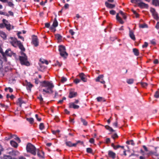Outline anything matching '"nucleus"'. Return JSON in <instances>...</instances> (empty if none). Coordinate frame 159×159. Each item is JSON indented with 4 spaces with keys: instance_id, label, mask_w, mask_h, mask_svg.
<instances>
[{
    "instance_id": "obj_55",
    "label": "nucleus",
    "mask_w": 159,
    "mask_h": 159,
    "mask_svg": "<svg viewBox=\"0 0 159 159\" xmlns=\"http://www.w3.org/2000/svg\"><path fill=\"white\" fill-rule=\"evenodd\" d=\"M60 131L59 130H57L56 131H52V132L53 134H55L56 135L58 134Z\"/></svg>"
},
{
    "instance_id": "obj_16",
    "label": "nucleus",
    "mask_w": 159,
    "mask_h": 159,
    "mask_svg": "<svg viewBox=\"0 0 159 159\" xmlns=\"http://www.w3.org/2000/svg\"><path fill=\"white\" fill-rule=\"evenodd\" d=\"M37 152L38 156L41 157H43L44 156V153L42 151L39 150L38 149L36 150V152Z\"/></svg>"
},
{
    "instance_id": "obj_14",
    "label": "nucleus",
    "mask_w": 159,
    "mask_h": 159,
    "mask_svg": "<svg viewBox=\"0 0 159 159\" xmlns=\"http://www.w3.org/2000/svg\"><path fill=\"white\" fill-rule=\"evenodd\" d=\"M138 6L142 8H147L148 7V5L147 4H146L143 2H142L141 1L139 3L138 5Z\"/></svg>"
},
{
    "instance_id": "obj_23",
    "label": "nucleus",
    "mask_w": 159,
    "mask_h": 159,
    "mask_svg": "<svg viewBox=\"0 0 159 159\" xmlns=\"http://www.w3.org/2000/svg\"><path fill=\"white\" fill-rule=\"evenodd\" d=\"M55 37L58 41L60 42L62 40V37L59 34H57L55 35Z\"/></svg>"
},
{
    "instance_id": "obj_19",
    "label": "nucleus",
    "mask_w": 159,
    "mask_h": 159,
    "mask_svg": "<svg viewBox=\"0 0 159 159\" xmlns=\"http://www.w3.org/2000/svg\"><path fill=\"white\" fill-rule=\"evenodd\" d=\"M13 53L10 49H7L5 52V55L10 57L11 56Z\"/></svg>"
},
{
    "instance_id": "obj_32",
    "label": "nucleus",
    "mask_w": 159,
    "mask_h": 159,
    "mask_svg": "<svg viewBox=\"0 0 159 159\" xmlns=\"http://www.w3.org/2000/svg\"><path fill=\"white\" fill-rule=\"evenodd\" d=\"M119 13L120 14L124 19H126V15L122 11H120L119 12Z\"/></svg>"
},
{
    "instance_id": "obj_24",
    "label": "nucleus",
    "mask_w": 159,
    "mask_h": 159,
    "mask_svg": "<svg viewBox=\"0 0 159 159\" xmlns=\"http://www.w3.org/2000/svg\"><path fill=\"white\" fill-rule=\"evenodd\" d=\"M96 99L98 102H105L106 101L104 98L100 97H97Z\"/></svg>"
},
{
    "instance_id": "obj_47",
    "label": "nucleus",
    "mask_w": 159,
    "mask_h": 159,
    "mask_svg": "<svg viewBox=\"0 0 159 159\" xmlns=\"http://www.w3.org/2000/svg\"><path fill=\"white\" fill-rule=\"evenodd\" d=\"M0 14L1 15H4L7 16H9V15L7 12H3L1 11H0Z\"/></svg>"
},
{
    "instance_id": "obj_34",
    "label": "nucleus",
    "mask_w": 159,
    "mask_h": 159,
    "mask_svg": "<svg viewBox=\"0 0 159 159\" xmlns=\"http://www.w3.org/2000/svg\"><path fill=\"white\" fill-rule=\"evenodd\" d=\"M105 128L107 130H108L111 132H113L114 131V130L112 129V128L109 126L108 125H106L105 126Z\"/></svg>"
},
{
    "instance_id": "obj_11",
    "label": "nucleus",
    "mask_w": 159,
    "mask_h": 159,
    "mask_svg": "<svg viewBox=\"0 0 159 159\" xmlns=\"http://www.w3.org/2000/svg\"><path fill=\"white\" fill-rule=\"evenodd\" d=\"M32 43L35 46H37L38 45V41L37 37L34 36L32 39Z\"/></svg>"
},
{
    "instance_id": "obj_48",
    "label": "nucleus",
    "mask_w": 159,
    "mask_h": 159,
    "mask_svg": "<svg viewBox=\"0 0 159 159\" xmlns=\"http://www.w3.org/2000/svg\"><path fill=\"white\" fill-rule=\"evenodd\" d=\"M81 121L83 123V124L85 125H86L87 124V122L84 119L81 118Z\"/></svg>"
},
{
    "instance_id": "obj_26",
    "label": "nucleus",
    "mask_w": 159,
    "mask_h": 159,
    "mask_svg": "<svg viewBox=\"0 0 159 159\" xmlns=\"http://www.w3.org/2000/svg\"><path fill=\"white\" fill-rule=\"evenodd\" d=\"M152 4L155 6H159V0H152Z\"/></svg>"
},
{
    "instance_id": "obj_60",
    "label": "nucleus",
    "mask_w": 159,
    "mask_h": 159,
    "mask_svg": "<svg viewBox=\"0 0 159 159\" xmlns=\"http://www.w3.org/2000/svg\"><path fill=\"white\" fill-rule=\"evenodd\" d=\"M110 142V140L109 138H107L105 140V143H109Z\"/></svg>"
},
{
    "instance_id": "obj_27",
    "label": "nucleus",
    "mask_w": 159,
    "mask_h": 159,
    "mask_svg": "<svg viewBox=\"0 0 159 159\" xmlns=\"http://www.w3.org/2000/svg\"><path fill=\"white\" fill-rule=\"evenodd\" d=\"M133 52L134 54L136 56H138L139 54V52L138 49L136 48H134L133 49Z\"/></svg>"
},
{
    "instance_id": "obj_13",
    "label": "nucleus",
    "mask_w": 159,
    "mask_h": 159,
    "mask_svg": "<svg viewBox=\"0 0 159 159\" xmlns=\"http://www.w3.org/2000/svg\"><path fill=\"white\" fill-rule=\"evenodd\" d=\"M108 155L109 157L112 159H114L116 157V154L111 151H109L108 152Z\"/></svg>"
},
{
    "instance_id": "obj_63",
    "label": "nucleus",
    "mask_w": 159,
    "mask_h": 159,
    "mask_svg": "<svg viewBox=\"0 0 159 159\" xmlns=\"http://www.w3.org/2000/svg\"><path fill=\"white\" fill-rule=\"evenodd\" d=\"M8 13L9 14H8L9 15V16H13L14 14H13V13L12 11H8Z\"/></svg>"
},
{
    "instance_id": "obj_29",
    "label": "nucleus",
    "mask_w": 159,
    "mask_h": 159,
    "mask_svg": "<svg viewBox=\"0 0 159 159\" xmlns=\"http://www.w3.org/2000/svg\"><path fill=\"white\" fill-rule=\"evenodd\" d=\"M17 46H18L19 48L22 51H25V49L24 48L23 45L22 44V43H21V42H20V43H19V44H18V45Z\"/></svg>"
},
{
    "instance_id": "obj_58",
    "label": "nucleus",
    "mask_w": 159,
    "mask_h": 159,
    "mask_svg": "<svg viewBox=\"0 0 159 159\" xmlns=\"http://www.w3.org/2000/svg\"><path fill=\"white\" fill-rule=\"evenodd\" d=\"M41 61L42 63H45L47 65L48 64V61L46 60H43V61Z\"/></svg>"
},
{
    "instance_id": "obj_56",
    "label": "nucleus",
    "mask_w": 159,
    "mask_h": 159,
    "mask_svg": "<svg viewBox=\"0 0 159 159\" xmlns=\"http://www.w3.org/2000/svg\"><path fill=\"white\" fill-rule=\"evenodd\" d=\"M60 131L59 130H57L56 131H52V132L53 134H55L56 135L58 134Z\"/></svg>"
},
{
    "instance_id": "obj_2",
    "label": "nucleus",
    "mask_w": 159,
    "mask_h": 159,
    "mask_svg": "<svg viewBox=\"0 0 159 159\" xmlns=\"http://www.w3.org/2000/svg\"><path fill=\"white\" fill-rule=\"evenodd\" d=\"M26 150L27 152H30L34 155L36 154V149L30 143L27 144L26 146Z\"/></svg>"
},
{
    "instance_id": "obj_39",
    "label": "nucleus",
    "mask_w": 159,
    "mask_h": 159,
    "mask_svg": "<svg viewBox=\"0 0 159 159\" xmlns=\"http://www.w3.org/2000/svg\"><path fill=\"white\" fill-rule=\"evenodd\" d=\"M134 82V80L133 79H128L127 80V82L128 84H132Z\"/></svg>"
},
{
    "instance_id": "obj_41",
    "label": "nucleus",
    "mask_w": 159,
    "mask_h": 159,
    "mask_svg": "<svg viewBox=\"0 0 159 159\" xmlns=\"http://www.w3.org/2000/svg\"><path fill=\"white\" fill-rule=\"evenodd\" d=\"M139 27L141 28H147L148 26L147 25H146L145 24H140L139 25Z\"/></svg>"
},
{
    "instance_id": "obj_5",
    "label": "nucleus",
    "mask_w": 159,
    "mask_h": 159,
    "mask_svg": "<svg viewBox=\"0 0 159 159\" xmlns=\"http://www.w3.org/2000/svg\"><path fill=\"white\" fill-rule=\"evenodd\" d=\"M9 41L11 45L14 47H16L18 45L20 42L17 40L16 38L11 37L9 39Z\"/></svg>"
},
{
    "instance_id": "obj_9",
    "label": "nucleus",
    "mask_w": 159,
    "mask_h": 159,
    "mask_svg": "<svg viewBox=\"0 0 159 159\" xmlns=\"http://www.w3.org/2000/svg\"><path fill=\"white\" fill-rule=\"evenodd\" d=\"M7 61V58L4 55H3L2 56H0V69L2 67L3 61Z\"/></svg>"
},
{
    "instance_id": "obj_45",
    "label": "nucleus",
    "mask_w": 159,
    "mask_h": 159,
    "mask_svg": "<svg viewBox=\"0 0 159 159\" xmlns=\"http://www.w3.org/2000/svg\"><path fill=\"white\" fill-rule=\"evenodd\" d=\"M7 98H10L11 99H12L14 98V96L13 95H11L10 96L9 94H8L7 95Z\"/></svg>"
},
{
    "instance_id": "obj_3",
    "label": "nucleus",
    "mask_w": 159,
    "mask_h": 159,
    "mask_svg": "<svg viewBox=\"0 0 159 159\" xmlns=\"http://www.w3.org/2000/svg\"><path fill=\"white\" fill-rule=\"evenodd\" d=\"M23 56L20 57V60L22 65H24L26 66L30 65L29 62L27 61V58L26 55L23 53Z\"/></svg>"
},
{
    "instance_id": "obj_21",
    "label": "nucleus",
    "mask_w": 159,
    "mask_h": 159,
    "mask_svg": "<svg viewBox=\"0 0 159 159\" xmlns=\"http://www.w3.org/2000/svg\"><path fill=\"white\" fill-rule=\"evenodd\" d=\"M105 4L107 8H112L115 7V6L114 5L109 3L107 2H105Z\"/></svg>"
},
{
    "instance_id": "obj_17",
    "label": "nucleus",
    "mask_w": 159,
    "mask_h": 159,
    "mask_svg": "<svg viewBox=\"0 0 159 159\" xmlns=\"http://www.w3.org/2000/svg\"><path fill=\"white\" fill-rule=\"evenodd\" d=\"M0 36L3 39H5L7 38V35L5 32L2 31H0Z\"/></svg>"
},
{
    "instance_id": "obj_59",
    "label": "nucleus",
    "mask_w": 159,
    "mask_h": 159,
    "mask_svg": "<svg viewBox=\"0 0 159 159\" xmlns=\"http://www.w3.org/2000/svg\"><path fill=\"white\" fill-rule=\"evenodd\" d=\"M69 32L72 35H74L75 34V32L72 30H70Z\"/></svg>"
},
{
    "instance_id": "obj_64",
    "label": "nucleus",
    "mask_w": 159,
    "mask_h": 159,
    "mask_svg": "<svg viewBox=\"0 0 159 159\" xmlns=\"http://www.w3.org/2000/svg\"><path fill=\"white\" fill-rule=\"evenodd\" d=\"M35 117L36 118L37 120L38 121H40L41 120V119L40 118H39L38 117V115L37 114H36L35 115Z\"/></svg>"
},
{
    "instance_id": "obj_28",
    "label": "nucleus",
    "mask_w": 159,
    "mask_h": 159,
    "mask_svg": "<svg viewBox=\"0 0 159 159\" xmlns=\"http://www.w3.org/2000/svg\"><path fill=\"white\" fill-rule=\"evenodd\" d=\"M21 34V32H18L17 34V35L18 36V38L21 39L22 41H24V38L20 35V34Z\"/></svg>"
},
{
    "instance_id": "obj_42",
    "label": "nucleus",
    "mask_w": 159,
    "mask_h": 159,
    "mask_svg": "<svg viewBox=\"0 0 159 159\" xmlns=\"http://www.w3.org/2000/svg\"><path fill=\"white\" fill-rule=\"evenodd\" d=\"M86 151L89 153H93L92 149L90 148H87L86 149Z\"/></svg>"
},
{
    "instance_id": "obj_38",
    "label": "nucleus",
    "mask_w": 159,
    "mask_h": 159,
    "mask_svg": "<svg viewBox=\"0 0 159 159\" xmlns=\"http://www.w3.org/2000/svg\"><path fill=\"white\" fill-rule=\"evenodd\" d=\"M126 143L128 144H131L133 145L134 144V143L133 140L127 141Z\"/></svg>"
},
{
    "instance_id": "obj_57",
    "label": "nucleus",
    "mask_w": 159,
    "mask_h": 159,
    "mask_svg": "<svg viewBox=\"0 0 159 159\" xmlns=\"http://www.w3.org/2000/svg\"><path fill=\"white\" fill-rule=\"evenodd\" d=\"M141 85L143 87H145L147 86V84L146 83H142Z\"/></svg>"
},
{
    "instance_id": "obj_62",
    "label": "nucleus",
    "mask_w": 159,
    "mask_h": 159,
    "mask_svg": "<svg viewBox=\"0 0 159 159\" xmlns=\"http://www.w3.org/2000/svg\"><path fill=\"white\" fill-rule=\"evenodd\" d=\"M110 14L113 15L115 14L116 13V12L114 10H111L110 11Z\"/></svg>"
},
{
    "instance_id": "obj_50",
    "label": "nucleus",
    "mask_w": 159,
    "mask_h": 159,
    "mask_svg": "<svg viewBox=\"0 0 159 159\" xmlns=\"http://www.w3.org/2000/svg\"><path fill=\"white\" fill-rule=\"evenodd\" d=\"M148 43L146 42H145L144 43V44L142 45V47L143 48H146L148 47Z\"/></svg>"
},
{
    "instance_id": "obj_51",
    "label": "nucleus",
    "mask_w": 159,
    "mask_h": 159,
    "mask_svg": "<svg viewBox=\"0 0 159 159\" xmlns=\"http://www.w3.org/2000/svg\"><path fill=\"white\" fill-rule=\"evenodd\" d=\"M154 96L156 98H159V92L158 91L156 92Z\"/></svg>"
},
{
    "instance_id": "obj_43",
    "label": "nucleus",
    "mask_w": 159,
    "mask_h": 159,
    "mask_svg": "<svg viewBox=\"0 0 159 159\" xmlns=\"http://www.w3.org/2000/svg\"><path fill=\"white\" fill-rule=\"evenodd\" d=\"M8 3V5L10 7H13L14 4L12 2H7Z\"/></svg>"
},
{
    "instance_id": "obj_7",
    "label": "nucleus",
    "mask_w": 159,
    "mask_h": 159,
    "mask_svg": "<svg viewBox=\"0 0 159 159\" xmlns=\"http://www.w3.org/2000/svg\"><path fill=\"white\" fill-rule=\"evenodd\" d=\"M77 95V93L75 92L74 89H70V90L69 97L70 98H72L75 97Z\"/></svg>"
},
{
    "instance_id": "obj_53",
    "label": "nucleus",
    "mask_w": 159,
    "mask_h": 159,
    "mask_svg": "<svg viewBox=\"0 0 159 159\" xmlns=\"http://www.w3.org/2000/svg\"><path fill=\"white\" fill-rule=\"evenodd\" d=\"M27 120L31 123H32L34 122V119L32 118H28Z\"/></svg>"
},
{
    "instance_id": "obj_6",
    "label": "nucleus",
    "mask_w": 159,
    "mask_h": 159,
    "mask_svg": "<svg viewBox=\"0 0 159 159\" xmlns=\"http://www.w3.org/2000/svg\"><path fill=\"white\" fill-rule=\"evenodd\" d=\"M2 22L4 24L5 26L8 30H11L14 29V26L11 25L8 21L6 19H3Z\"/></svg>"
},
{
    "instance_id": "obj_54",
    "label": "nucleus",
    "mask_w": 159,
    "mask_h": 159,
    "mask_svg": "<svg viewBox=\"0 0 159 159\" xmlns=\"http://www.w3.org/2000/svg\"><path fill=\"white\" fill-rule=\"evenodd\" d=\"M112 138L115 139L118 138V135L116 134H115L112 135Z\"/></svg>"
},
{
    "instance_id": "obj_46",
    "label": "nucleus",
    "mask_w": 159,
    "mask_h": 159,
    "mask_svg": "<svg viewBox=\"0 0 159 159\" xmlns=\"http://www.w3.org/2000/svg\"><path fill=\"white\" fill-rule=\"evenodd\" d=\"M8 89L9 90V92L10 93L12 92L13 91V89L10 87L5 88V90L6 91H7V90Z\"/></svg>"
},
{
    "instance_id": "obj_10",
    "label": "nucleus",
    "mask_w": 159,
    "mask_h": 159,
    "mask_svg": "<svg viewBox=\"0 0 159 159\" xmlns=\"http://www.w3.org/2000/svg\"><path fill=\"white\" fill-rule=\"evenodd\" d=\"M150 11L152 13L154 18L156 20L158 19V15L157 12L155 11V10L153 8H151L150 10Z\"/></svg>"
},
{
    "instance_id": "obj_40",
    "label": "nucleus",
    "mask_w": 159,
    "mask_h": 159,
    "mask_svg": "<svg viewBox=\"0 0 159 159\" xmlns=\"http://www.w3.org/2000/svg\"><path fill=\"white\" fill-rule=\"evenodd\" d=\"M39 128L40 130H43L44 128L43 124V123H41L39 125Z\"/></svg>"
},
{
    "instance_id": "obj_8",
    "label": "nucleus",
    "mask_w": 159,
    "mask_h": 159,
    "mask_svg": "<svg viewBox=\"0 0 159 159\" xmlns=\"http://www.w3.org/2000/svg\"><path fill=\"white\" fill-rule=\"evenodd\" d=\"M25 85L27 89L31 91V89L33 86V85L30 82H28L27 81H25Z\"/></svg>"
},
{
    "instance_id": "obj_30",
    "label": "nucleus",
    "mask_w": 159,
    "mask_h": 159,
    "mask_svg": "<svg viewBox=\"0 0 159 159\" xmlns=\"http://www.w3.org/2000/svg\"><path fill=\"white\" fill-rule=\"evenodd\" d=\"M58 25V22L57 20H56V19H55L54 20V21L53 22V24H52V26L55 28L56 27H57Z\"/></svg>"
},
{
    "instance_id": "obj_25",
    "label": "nucleus",
    "mask_w": 159,
    "mask_h": 159,
    "mask_svg": "<svg viewBox=\"0 0 159 159\" xmlns=\"http://www.w3.org/2000/svg\"><path fill=\"white\" fill-rule=\"evenodd\" d=\"M10 143L12 146L15 148H16L17 147L18 145V144L16 142L13 141H11L10 142Z\"/></svg>"
},
{
    "instance_id": "obj_18",
    "label": "nucleus",
    "mask_w": 159,
    "mask_h": 159,
    "mask_svg": "<svg viewBox=\"0 0 159 159\" xmlns=\"http://www.w3.org/2000/svg\"><path fill=\"white\" fill-rule=\"evenodd\" d=\"M66 145L69 147H75L77 145V144L72 143L70 141H67L66 142Z\"/></svg>"
},
{
    "instance_id": "obj_33",
    "label": "nucleus",
    "mask_w": 159,
    "mask_h": 159,
    "mask_svg": "<svg viewBox=\"0 0 159 159\" xmlns=\"http://www.w3.org/2000/svg\"><path fill=\"white\" fill-rule=\"evenodd\" d=\"M15 137L14 139H16V140L18 143H20V139L18 137H17V136L16 135H13V136H11L10 138H11L12 137Z\"/></svg>"
},
{
    "instance_id": "obj_1",
    "label": "nucleus",
    "mask_w": 159,
    "mask_h": 159,
    "mask_svg": "<svg viewBox=\"0 0 159 159\" xmlns=\"http://www.w3.org/2000/svg\"><path fill=\"white\" fill-rule=\"evenodd\" d=\"M41 90L44 93H53L52 89L54 87L53 83L51 82L44 81L41 83Z\"/></svg>"
},
{
    "instance_id": "obj_44",
    "label": "nucleus",
    "mask_w": 159,
    "mask_h": 159,
    "mask_svg": "<svg viewBox=\"0 0 159 159\" xmlns=\"http://www.w3.org/2000/svg\"><path fill=\"white\" fill-rule=\"evenodd\" d=\"M67 80V79L66 78L64 77H62L61 78V83H63L64 82L66 81Z\"/></svg>"
},
{
    "instance_id": "obj_36",
    "label": "nucleus",
    "mask_w": 159,
    "mask_h": 159,
    "mask_svg": "<svg viewBox=\"0 0 159 159\" xmlns=\"http://www.w3.org/2000/svg\"><path fill=\"white\" fill-rule=\"evenodd\" d=\"M111 146L115 149H116L120 147L123 148V147H122L119 145L115 146L113 144H112Z\"/></svg>"
},
{
    "instance_id": "obj_37",
    "label": "nucleus",
    "mask_w": 159,
    "mask_h": 159,
    "mask_svg": "<svg viewBox=\"0 0 159 159\" xmlns=\"http://www.w3.org/2000/svg\"><path fill=\"white\" fill-rule=\"evenodd\" d=\"M140 1V0H131V2L132 3H135L138 5Z\"/></svg>"
},
{
    "instance_id": "obj_22",
    "label": "nucleus",
    "mask_w": 159,
    "mask_h": 159,
    "mask_svg": "<svg viewBox=\"0 0 159 159\" xmlns=\"http://www.w3.org/2000/svg\"><path fill=\"white\" fill-rule=\"evenodd\" d=\"M116 19L117 20L120 24H123L124 21H123L120 17L119 16V14H117L116 15Z\"/></svg>"
},
{
    "instance_id": "obj_20",
    "label": "nucleus",
    "mask_w": 159,
    "mask_h": 159,
    "mask_svg": "<svg viewBox=\"0 0 159 159\" xmlns=\"http://www.w3.org/2000/svg\"><path fill=\"white\" fill-rule=\"evenodd\" d=\"M69 107L70 108H73L74 109H78L79 108V106L75 105L74 103H71L69 104Z\"/></svg>"
},
{
    "instance_id": "obj_35",
    "label": "nucleus",
    "mask_w": 159,
    "mask_h": 159,
    "mask_svg": "<svg viewBox=\"0 0 159 159\" xmlns=\"http://www.w3.org/2000/svg\"><path fill=\"white\" fill-rule=\"evenodd\" d=\"M61 91H59L58 92H56L55 93V96H61Z\"/></svg>"
},
{
    "instance_id": "obj_52",
    "label": "nucleus",
    "mask_w": 159,
    "mask_h": 159,
    "mask_svg": "<svg viewBox=\"0 0 159 159\" xmlns=\"http://www.w3.org/2000/svg\"><path fill=\"white\" fill-rule=\"evenodd\" d=\"M80 81V79H76L74 80V82L75 84H78Z\"/></svg>"
},
{
    "instance_id": "obj_15",
    "label": "nucleus",
    "mask_w": 159,
    "mask_h": 159,
    "mask_svg": "<svg viewBox=\"0 0 159 159\" xmlns=\"http://www.w3.org/2000/svg\"><path fill=\"white\" fill-rule=\"evenodd\" d=\"M129 36L133 40H135V38L134 32L132 30H129Z\"/></svg>"
},
{
    "instance_id": "obj_12",
    "label": "nucleus",
    "mask_w": 159,
    "mask_h": 159,
    "mask_svg": "<svg viewBox=\"0 0 159 159\" xmlns=\"http://www.w3.org/2000/svg\"><path fill=\"white\" fill-rule=\"evenodd\" d=\"M79 75L82 81L84 82H86L87 81L86 76L83 73L80 74Z\"/></svg>"
},
{
    "instance_id": "obj_61",
    "label": "nucleus",
    "mask_w": 159,
    "mask_h": 159,
    "mask_svg": "<svg viewBox=\"0 0 159 159\" xmlns=\"http://www.w3.org/2000/svg\"><path fill=\"white\" fill-rule=\"evenodd\" d=\"M89 142L91 143H93L94 142V139L93 138H91Z\"/></svg>"
},
{
    "instance_id": "obj_49",
    "label": "nucleus",
    "mask_w": 159,
    "mask_h": 159,
    "mask_svg": "<svg viewBox=\"0 0 159 159\" xmlns=\"http://www.w3.org/2000/svg\"><path fill=\"white\" fill-rule=\"evenodd\" d=\"M132 12L135 15V16L137 18L139 17V15L137 13L136 11L132 10Z\"/></svg>"
},
{
    "instance_id": "obj_31",
    "label": "nucleus",
    "mask_w": 159,
    "mask_h": 159,
    "mask_svg": "<svg viewBox=\"0 0 159 159\" xmlns=\"http://www.w3.org/2000/svg\"><path fill=\"white\" fill-rule=\"evenodd\" d=\"M103 77V75H99L98 77L95 80L96 82L100 81L99 80L101 79H102Z\"/></svg>"
},
{
    "instance_id": "obj_4",
    "label": "nucleus",
    "mask_w": 159,
    "mask_h": 159,
    "mask_svg": "<svg viewBox=\"0 0 159 159\" xmlns=\"http://www.w3.org/2000/svg\"><path fill=\"white\" fill-rule=\"evenodd\" d=\"M59 51L60 52V55L62 57H66L68 54L66 51L65 47L63 45H60L59 46Z\"/></svg>"
}]
</instances>
